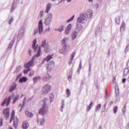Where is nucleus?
I'll use <instances>...</instances> for the list:
<instances>
[{
    "mask_svg": "<svg viewBox=\"0 0 129 129\" xmlns=\"http://www.w3.org/2000/svg\"><path fill=\"white\" fill-rule=\"evenodd\" d=\"M52 18H53V14L51 13H49L47 18L44 21L45 25H46V26L50 25L51 22H52Z\"/></svg>",
    "mask_w": 129,
    "mask_h": 129,
    "instance_id": "5",
    "label": "nucleus"
},
{
    "mask_svg": "<svg viewBox=\"0 0 129 129\" xmlns=\"http://www.w3.org/2000/svg\"><path fill=\"white\" fill-rule=\"evenodd\" d=\"M52 8V4L51 3H48L46 6V8L45 13L48 14L50 11V9Z\"/></svg>",
    "mask_w": 129,
    "mask_h": 129,
    "instance_id": "16",
    "label": "nucleus"
},
{
    "mask_svg": "<svg viewBox=\"0 0 129 129\" xmlns=\"http://www.w3.org/2000/svg\"><path fill=\"white\" fill-rule=\"evenodd\" d=\"M71 78H72V76H69L68 77V80H69V81L71 80Z\"/></svg>",
    "mask_w": 129,
    "mask_h": 129,
    "instance_id": "44",
    "label": "nucleus"
},
{
    "mask_svg": "<svg viewBox=\"0 0 129 129\" xmlns=\"http://www.w3.org/2000/svg\"><path fill=\"white\" fill-rule=\"evenodd\" d=\"M11 98H12V96H11L6 97L4 100L3 102L2 103L1 106H4L5 104H6V106H9L11 103Z\"/></svg>",
    "mask_w": 129,
    "mask_h": 129,
    "instance_id": "7",
    "label": "nucleus"
},
{
    "mask_svg": "<svg viewBox=\"0 0 129 129\" xmlns=\"http://www.w3.org/2000/svg\"><path fill=\"white\" fill-rule=\"evenodd\" d=\"M87 17V14H81L80 17L78 18V22L83 24L84 23V21L86 20V18Z\"/></svg>",
    "mask_w": 129,
    "mask_h": 129,
    "instance_id": "9",
    "label": "nucleus"
},
{
    "mask_svg": "<svg viewBox=\"0 0 129 129\" xmlns=\"http://www.w3.org/2000/svg\"><path fill=\"white\" fill-rule=\"evenodd\" d=\"M52 77L49 75V74H46L43 78V81H48V80H50Z\"/></svg>",
    "mask_w": 129,
    "mask_h": 129,
    "instance_id": "14",
    "label": "nucleus"
},
{
    "mask_svg": "<svg viewBox=\"0 0 129 129\" xmlns=\"http://www.w3.org/2000/svg\"><path fill=\"white\" fill-rule=\"evenodd\" d=\"M51 87L49 85H45L42 89V94H47L49 91H51Z\"/></svg>",
    "mask_w": 129,
    "mask_h": 129,
    "instance_id": "6",
    "label": "nucleus"
},
{
    "mask_svg": "<svg viewBox=\"0 0 129 129\" xmlns=\"http://www.w3.org/2000/svg\"><path fill=\"white\" fill-rule=\"evenodd\" d=\"M43 11H40V16L41 17H43Z\"/></svg>",
    "mask_w": 129,
    "mask_h": 129,
    "instance_id": "42",
    "label": "nucleus"
},
{
    "mask_svg": "<svg viewBox=\"0 0 129 129\" xmlns=\"http://www.w3.org/2000/svg\"><path fill=\"white\" fill-rule=\"evenodd\" d=\"M67 40H68V38H65L61 40L62 48L59 50V53L60 54H65V52L67 49V44H66V41H67Z\"/></svg>",
    "mask_w": 129,
    "mask_h": 129,
    "instance_id": "3",
    "label": "nucleus"
},
{
    "mask_svg": "<svg viewBox=\"0 0 129 129\" xmlns=\"http://www.w3.org/2000/svg\"><path fill=\"white\" fill-rule=\"evenodd\" d=\"M67 94L68 97L70 96L71 93H70V90H69V89H67Z\"/></svg>",
    "mask_w": 129,
    "mask_h": 129,
    "instance_id": "35",
    "label": "nucleus"
},
{
    "mask_svg": "<svg viewBox=\"0 0 129 129\" xmlns=\"http://www.w3.org/2000/svg\"><path fill=\"white\" fill-rule=\"evenodd\" d=\"M77 32L75 31L72 33V40H74V39H76V37H77Z\"/></svg>",
    "mask_w": 129,
    "mask_h": 129,
    "instance_id": "24",
    "label": "nucleus"
},
{
    "mask_svg": "<svg viewBox=\"0 0 129 129\" xmlns=\"http://www.w3.org/2000/svg\"><path fill=\"white\" fill-rule=\"evenodd\" d=\"M55 63L54 61H51L49 63L46 65L47 71L49 72L52 71L53 70V68H54V66Z\"/></svg>",
    "mask_w": 129,
    "mask_h": 129,
    "instance_id": "10",
    "label": "nucleus"
},
{
    "mask_svg": "<svg viewBox=\"0 0 129 129\" xmlns=\"http://www.w3.org/2000/svg\"><path fill=\"white\" fill-rule=\"evenodd\" d=\"M89 2L90 3L91 2H93V0H89Z\"/></svg>",
    "mask_w": 129,
    "mask_h": 129,
    "instance_id": "49",
    "label": "nucleus"
},
{
    "mask_svg": "<svg viewBox=\"0 0 129 129\" xmlns=\"http://www.w3.org/2000/svg\"><path fill=\"white\" fill-rule=\"evenodd\" d=\"M36 44H37V39H35L33 40L32 42V48L34 50H37V48H38V46H36Z\"/></svg>",
    "mask_w": 129,
    "mask_h": 129,
    "instance_id": "19",
    "label": "nucleus"
},
{
    "mask_svg": "<svg viewBox=\"0 0 129 129\" xmlns=\"http://www.w3.org/2000/svg\"><path fill=\"white\" fill-rule=\"evenodd\" d=\"M113 104V101H111L109 102V105H112Z\"/></svg>",
    "mask_w": 129,
    "mask_h": 129,
    "instance_id": "45",
    "label": "nucleus"
},
{
    "mask_svg": "<svg viewBox=\"0 0 129 129\" xmlns=\"http://www.w3.org/2000/svg\"><path fill=\"white\" fill-rule=\"evenodd\" d=\"M12 121H13V125L14 127H18V118L17 117L15 118V110H14L12 111L11 113L10 122H12Z\"/></svg>",
    "mask_w": 129,
    "mask_h": 129,
    "instance_id": "2",
    "label": "nucleus"
},
{
    "mask_svg": "<svg viewBox=\"0 0 129 129\" xmlns=\"http://www.w3.org/2000/svg\"><path fill=\"white\" fill-rule=\"evenodd\" d=\"M124 22H123V25L121 26V28H120V31H121V30L123 29V31H124Z\"/></svg>",
    "mask_w": 129,
    "mask_h": 129,
    "instance_id": "34",
    "label": "nucleus"
},
{
    "mask_svg": "<svg viewBox=\"0 0 129 129\" xmlns=\"http://www.w3.org/2000/svg\"><path fill=\"white\" fill-rule=\"evenodd\" d=\"M128 49H129V45L126 46V48L125 49V53H127V52H128Z\"/></svg>",
    "mask_w": 129,
    "mask_h": 129,
    "instance_id": "37",
    "label": "nucleus"
},
{
    "mask_svg": "<svg viewBox=\"0 0 129 129\" xmlns=\"http://www.w3.org/2000/svg\"><path fill=\"white\" fill-rule=\"evenodd\" d=\"M3 125V123H2V124H1V126H2Z\"/></svg>",
    "mask_w": 129,
    "mask_h": 129,
    "instance_id": "53",
    "label": "nucleus"
},
{
    "mask_svg": "<svg viewBox=\"0 0 129 129\" xmlns=\"http://www.w3.org/2000/svg\"><path fill=\"white\" fill-rule=\"evenodd\" d=\"M10 129H13V127H11Z\"/></svg>",
    "mask_w": 129,
    "mask_h": 129,
    "instance_id": "54",
    "label": "nucleus"
},
{
    "mask_svg": "<svg viewBox=\"0 0 129 129\" xmlns=\"http://www.w3.org/2000/svg\"><path fill=\"white\" fill-rule=\"evenodd\" d=\"M71 29H72V25L70 24L65 29L64 34L65 35H69V33L71 31Z\"/></svg>",
    "mask_w": 129,
    "mask_h": 129,
    "instance_id": "12",
    "label": "nucleus"
},
{
    "mask_svg": "<svg viewBox=\"0 0 129 129\" xmlns=\"http://www.w3.org/2000/svg\"><path fill=\"white\" fill-rule=\"evenodd\" d=\"M67 2L69 3V2H71V0H67Z\"/></svg>",
    "mask_w": 129,
    "mask_h": 129,
    "instance_id": "50",
    "label": "nucleus"
},
{
    "mask_svg": "<svg viewBox=\"0 0 129 129\" xmlns=\"http://www.w3.org/2000/svg\"><path fill=\"white\" fill-rule=\"evenodd\" d=\"M117 109H118V107H117V106H115L113 108L114 113H116V112H117Z\"/></svg>",
    "mask_w": 129,
    "mask_h": 129,
    "instance_id": "33",
    "label": "nucleus"
},
{
    "mask_svg": "<svg viewBox=\"0 0 129 129\" xmlns=\"http://www.w3.org/2000/svg\"><path fill=\"white\" fill-rule=\"evenodd\" d=\"M37 122L39 125H43L45 123V119L44 118L41 119L40 120H37Z\"/></svg>",
    "mask_w": 129,
    "mask_h": 129,
    "instance_id": "20",
    "label": "nucleus"
},
{
    "mask_svg": "<svg viewBox=\"0 0 129 129\" xmlns=\"http://www.w3.org/2000/svg\"><path fill=\"white\" fill-rule=\"evenodd\" d=\"M38 29H39V34H41L43 32V20H41L38 24Z\"/></svg>",
    "mask_w": 129,
    "mask_h": 129,
    "instance_id": "13",
    "label": "nucleus"
},
{
    "mask_svg": "<svg viewBox=\"0 0 129 129\" xmlns=\"http://www.w3.org/2000/svg\"><path fill=\"white\" fill-rule=\"evenodd\" d=\"M27 70H24L23 71V73L24 74H28V72L29 71H31V69H26Z\"/></svg>",
    "mask_w": 129,
    "mask_h": 129,
    "instance_id": "31",
    "label": "nucleus"
},
{
    "mask_svg": "<svg viewBox=\"0 0 129 129\" xmlns=\"http://www.w3.org/2000/svg\"><path fill=\"white\" fill-rule=\"evenodd\" d=\"M25 114L27 116H28V117H33L34 115L33 113L29 112L28 111H25Z\"/></svg>",
    "mask_w": 129,
    "mask_h": 129,
    "instance_id": "22",
    "label": "nucleus"
},
{
    "mask_svg": "<svg viewBox=\"0 0 129 129\" xmlns=\"http://www.w3.org/2000/svg\"><path fill=\"white\" fill-rule=\"evenodd\" d=\"M29 54H30V56H31V50H29Z\"/></svg>",
    "mask_w": 129,
    "mask_h": 129,
    "instance_id": "51",
    "label": "nucleus"
},
{
    "mask_svg": "<svg viewBox=\"0 0 129 129\" xmlns=\"http://www.w3.org/2000/svg\"><path fill=\"white\" fill-rule=\"evenodd\" d=\"M34 60H35V56H33L30 61L24 64V68L25 69H30L31 67H33L35 63Z\"/></svg>",
    "mask_w": 129,
    "mask_h": 129,
    "instance_id": "4",
    "label": "nucleus"
},
{
    "mask_svg": "<svg viewBox=\"0 0 129 129\" xmlns=\"http://www.w3.org/2000/svg\"><path fill=\"white\" fill-rule=\"evenodd\" d=\"M35 73H34V71H32L29 73V76H33Z\"/></svg>",
    "mask_w": 129,
    "mask_h": 129,
    "instance_id": "39",
    "label": "nucleus"
},
{
    "mask_svg": "<svg viewBox=\"0 0 129 129\" xmlns=\"http://www.w3.org/2000/svg\"><path fill=\"white\" fill-rule=\"evenodd\" d=\"M54 54H52V55H48L46 56V57L44 59V61H46V62H49L50 60L53 59V56Z\"/></svg>",
    "mask_w": 129,
    "mask_h": 129,
    "instance_id": "17",
    "label": "nucleus"
},
{
    "mask_svg": "<svg viewBox=\"0 0 129 129\" xmlns=\"http://www.w3.org/2000/svg\"><path fill=\"white\" fill-rule=\"evenodd\" d=\"M17 100H18V97H16L15 98H14L13 100V103H15V102H16Z\"/></svg>",
    "mask_w": 129,
    "mask_h": 129,
    "instance_id": "40",
    "label": "nucleus"
},
{
    "mask_svg": "<svg viewBox=\"0 0 129 129\" xmlns=\"http://www.w3.org/2000/svg\"><path fill=\"white\" fill-rule=\"evenodd\" d=\"M75 16H73L71 19H69L67 21V23H70L72 21H73V19H74Z\"/></svg>",
    "mask_w": 129,
    "mask_h": 129,
    "instance_id": "36",
    "label": "nucleus"
},
{
    "mask_svg": "<svg viewBox=\"0 0 129 129\" xmlns=\"http://www.w3.org/2000/svg\"><path fill=\"white\" fill-rule=\"evenodd\" d=\"M3 114L6 118L10 116V108H6L3 110Z\"/></svg>",
    "mask_w": 129,
    "mask_h": 129,
    "instance_id": "11",
    "label": "nucleus"
},
{
    "mask_svg": "<svg viewBox=\"0 0 129 129\" xmlns=\"http://www.w3.org/2000/svg\"><path fill=\"white\" fill-rule=\"evenodd\" d=\"M115 22H116V23H117V25H119V24L120 23V17H118L116 18Z\"/></svg>",
    "mask_w": 129,
    "mask_h": 129,
    "instance_id": "26",
    "label": "nucleus"
},
{
    "mask_svg": "<svg viewBox=\"0 0 129 129\" xmlns=\"http://www.w3.org/2000/svg\"><path fill=\"white\" fill-rule=\"evenodd\" d=\"M75 54H76V53L75 52H74L72 53V57L71 58V60H70V61H69L70 65L71 64V63H72V61H73V59H74V57H75Z\"/></svg>",
    "mask_w": 129,
    "mask_h": 129,
    "instance_id": "23",
    "label": "nucleus"
},
{
    "mask_svg": "<svg viewBox=\"0 0 129 129\" xmlns=\"http://www.w3.org/2000/svg\"><path fill=\"white\" fill-rule=\"evenodd\" d=\"M21 106H22V104H20L19 105V107H21Z\"/></svg>",
    "mask_w": 129,
    "mask_h": 129,
    "instance_id": "48",
    "label": "nucleus"
},
{
    "mask_svg": "<svg viewBox=\"0 0 129 129\" xmlns=\"http://www.w3.org/2000/svg\"><path fill=\"white\" fill-rule=\"evenodd\" d=\"M16 88H17V84L16 83H13L9 89V92H13Z\"/></svg>",
    "mask_w": 129,
    "mask_h": 129,
    "instance_id": "18",
    "label": "nucleus"
},
{
    "mask_svg": "<svg viewBox=\"0 0 129 129\" xmlns=\"http://www.w3.org/2000/svg\"><path fill=\"white\" fill-rule=\"evenodd\" d=\"M13 21H14V19H13V18H11L8 21L9 25H11L12 24V22H13Z\"/></svg>",
    "mask_w": 129,
    "mask_h": 129,
    "instance_id": "38",
    "label": "nucleus"
},
{
    "mask_svg": "<svg viewBox=\"0 0 129 129\" xmlns=\"http://www.w3.org/2000/svg\"><path fill=\"white\" fill-rule=\"evenodd\" d=\"M122 112H123V114H124V113H125V109L123 110Z\"/></svg>",
    "mask_w": 129,
    "mask_h": 129,
    "instance_id": "46",
    "label": "nucleus"
},
{
    "mask_svg": "<svg viewBox=\"0 0 129 129\" xmlns=\"http://www.w3.org/2000/svg\"><path fill=\"white\" fill-rule=\"evenodd\" d=\"M37 33H38V30H35L34 31V35H36V34H37Z\"/></svg>",
    "mask_w": 129,
    "mask_h": 129,
    "instance_id": "43",
    "label": "nucleus"
},
{
    "mask_svg": "<svg viewBox=\"0 0 129 129\" xmlns=\"http://www.w3.org/2000/svg\"><path fill=\"white\" fill-rule=\"evenodd\" d=\"M100 108H101V104H99L96 106V111L99 110L100 109Z\"/></svg>",
    "mask_w": 129,
    "mask_h": 129,
    "instance_id": "28",
    "label": "nucleus"
},
{
    "mask_svg": "<svg viewBox=\"0 0 129 129\" xmlns=\"http://www.w3.org/2000/svg\"><path fill=\"white\" fill-rule=\"evenodd\" d=\"M41 79V77L38 76V77H35L33 78V81H34V83L37 82V81H38V80H40Z\"/></svg>",
    "mask_w": 129,
    "mask_h": 129,
    "instance_id": "25",
    "label": "nucleus"
},
{
    "mask_svg": "<svg viewBox=\"0 0 129 129\" xmlns=\"http://www.w3.org/2000/svg\"><path fill=\"white\" fill-rule=\"evenodd\" d=\"M40 55H41V48L39 47V49L37 52V54L36 56V57H40Z\"/></svg>",
    "mask_w": 129,
    "mask_h": 129,
    "instance_id": "27",
    "label": "nucleus"
},
{
    "mask_svg": "<svg viewBox=\"0 0 129 129\" xmlns=\"http://www.w3.org/2000/svg\"><path fill=\"white\" fill-rule=\"evenodd\" d=\"M41 47H44V52L45 53H49L50 52V47H49V44L46 43V40L42 41Z\"/></svg>",
    "mask_w": 129,
    "mask_h": 129,
    "instance_id": "8",
    "label": "nucleus"
},
{
    "mask_svg": "<svg viewBox=\"0 0 129 129\" xmlns=\"http://www.w3.org/2000/svg\"><path fill=\"white\" fill-rule=\"evenodd\" d=\"M125 72H126V74H125ZM128 72H129L128 69H125L124 71V74L123 75V77H125L126 74H127V73H128Z\"/></svg>",
    "mask_w": 129,
    "mask_h": 129,
    "instance_id": "29",
    "label": "nucleus"
},
{
    "mask_svg": "<svg viewBox=\"0 0 129 129\" xmlns=\"http://www.w3.org/2000/svg\"><path fill=\"white\" fill-rule=\"evenodd\" d=\"M125 81H126V79H123L122 80V83H125Z\"/></svg>",
    "mask_w": 129,
    "mask_h": 129,
    "instance_id": "41",
    "label": "nucleus"
},
{
    "mask_svg": "<svg viewBox=\"0 0 129 129\" xmlns=\"http://www.w3.org/2000/svg\"><path fill=\"white\" fill-rule=\"evenodd\" d=\"M27 80H28V79L26 77L21 78L19 80V83H22V82H27Z\"/></svg>",
    "mask_w": 129,
    "mask_h": 129,
    "instance_id": "21",
    "label": "nucleus"
},
{
    "mask_svg": "<svg viewBox=\"0 0 129 129\" xmlns=\"http://www.w3.org/2000/svg\"><path fill=\"white\" fill-rule=\"evenodd\" d=\"M29 126V123L27 121H24L22 123V127L23 129H27Z\"/></svg>",
    "mask_w": 129,
    "mask_h": 129,
    "instance_id": "15",
    "label": "nucleus"
},
{
    "mask_svg": "<svg viewBox=\"0 0 129 129\" xmlns=\"http://www.w3.org/2000/svg\"><path fill=\"white\" fill-rule=\"evenodd\" d=\"M57 31H58V32H62V31H64V26H61L59 29H58L56 30Z\"/></svg>",
    "mask_w": 129,
    "mask_h": 129,
    "instance_id": "30",
    "label": "nucleus"
},
{
    "mask_svg": "<svg viewBox=\"0 0 129 129\" xmlns=\"http://www.w3.org/2000/svg\"><path fill=\"white\" fill-rule=\"evenodd\" d=\"M103 106L104 107V108L105 109V108L106 107V103H105Z\"/></svg>",
    "mask_w": 129,
    "mask_h": 129,
    "instance_id": "47",
    "label": "nucleus"
},
{
    "mask_svg": "<svg viewBox=\"0 0 129 129\" xmlns=\"http://www.w3.org/2000/svg\"><path fill=\"white\" fill-rule=\"evenodd\" d=\"M92 106H93V105L92 104V102H91L89 106L87 107V111H89V110L91 109V107H92Z\"/></svg>",
    "mask_w": 129,
    "mask_h": 129,
    "instance_id": "32",
    "label": "nucleus"
},
{
    "mask_svg": "<svg viewBox=\"0 0 129 129\" xmlns=\"http://www.w3.org/2000/svg\"><path fill=\"white\" fill-rule=\"evenodd\" d=\"M61 2H64V0H61Z\"/></svg>",
    "mask_w": 129,
    "mask_h": 129,
    "instance_id": "52",
    "label": "nucleus"
},
{
    "mask_svg": "<svg viewBox=\"0 0 129 129\" xmlns=\"http://www.w3.org/2000/svg\"><path fill=\"white\" fill-rule=\"evenodd\" d=\"M48 101H49V99L47 98H45L43 100L44 104L42 107L39 109V114H41V115H45V114H47V113H48V111H49V107L46 104V103H47Z\"/></svg>",
    "mask_w": 129,
    "mask_h": 129,
    "instance_id": "1",
    "label": "nucleus"
}]
</instances>
